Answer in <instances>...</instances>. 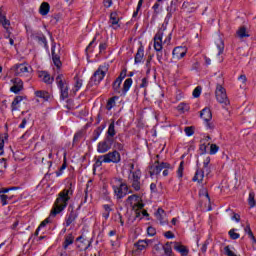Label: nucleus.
<instances>
[{
  "label": "nucleus",
  "instance_id": "1",
  "mask_svg": "<svg viewBox=\"0 0 256 256\" xmlns=\"http://www.w3.org/2000/svg\"><path fill=\"white\" fill-rule=\"evenodd\" d=\"M73 195V186L70 184L68 188L62 190L54 203V206L51 210V215L55 217V215H59L62 211H65L71 196Z\"/></svg>",
  "mask_w": 256,
  "mask_h": 256
},
{
  "label": "nucleus",
  "instance_id": "2",
  "mask_svg": "<svg viewBox=\"0 0 256 256\" xmlns=\"http://www.w3.org/2000/svg\"><path fill=\"white\" fill-rule=\"evenodd\" d=\"M111 184L114 195L117 199H123L124 197H127L128 193H131V191H129V186H127V183H125L121 178H114L111 181Z\"/></svg>",
  "mask_w": 256,
  "mask_h": 256
},
{
  "label": "nucleus",
  "instance_id": "3",
  "mask_svg": "<svg viewBox=\"0 0 256 256\" xmlns=\"http://www.w3.org/2000/svg\"><path fill=\"white\" fill-rule=\"evenodd\" d=\"M103 163H121V153L117 150H113L112 152H108L104 155L98 156L96 160V167H101Z\"/></svg>",
  "mask_w": 256,
  "mask_h": 256
},
{
  "label": "nucleus",
  "instance_id": "4",
  "mask_svg": "<svg viewBox=\"0 0 256 256\" xmlns=\"http://www.w3.org/2000/svg\"><path fill=\"white\" fill-rule=\"evenodd\" d=\"M128 183L134 191H141V170L130 171Z\"/></svg>",
  "mask_w": 256,
  "mask_h": 256
},
{
  "label": "nucleus",
  "instance_id": "5",
  "mask_svg": "<svg viewBox=\"0 0 256 256\" xmlns=\"http://www.w3.org/2000/svg\"><path fill=\"white\" fill-rule=\"evenodd\" d=\"M107 71H109V64L100 65L91 77V81H94L95 85H99L102 79H105Z\"/></svg>",
  "mask_w": 256,
  "mask_h": 256
},
{
  "label": "nucleus",
  "instance_id": "6",
  "mask_svg": "<svg viewBox=\"0 0 256 256\" xmlns=\"http://www.w3.org/2000/svg\"><path fill=\"white\" fill-rule=\"evenodd\" d=\"M56 83L60 90V99H67L69 97V84L65 81V77H63V75H58L56 77Z\"/></svg>",
  "mask_w": 256,
  "mask_h": 256
},
{
  "label": "nucleus",
  "instance_id": "7",
  "mask_svg": "<svg viewBox=\"0 0 256 256\" xmlns=\"http://www.w3.org/2000/svg\"><path fill=\"white\" fill-rule=\"evenodd\" d=\"M11 71L16 77H25L27 73H31V66L27 63L15 64L12 66Z\"/></svg>",
  "mask_w": 256,
  "mask_h": 256
},
{
  "label": "nucleus",
  "instance_id": "8",
  "mask_svg": "<svg viewBox=\"0 0 256 256\" xmlns=\"http://www.w3.org/2000/svg\"><path fill=\"white\" fill-rule=\"evenodd\" d=\"M216 99L218 103H222L223 105H229V98H227V92L225 91V88L221 85L216 86Z\"/></svg>",
  "mask_w": 256,
  "mask_h": 256
},
{
  "label": "nucleus",
  "instance_id": "9",
  "mask_svg": "<svg viewBox=\"0 0 256 256\" xmlns=\"http://www.w3.org/2000/svg\"><path fill=\"white\" fill-rule=\"evenodd\" d=\"M126 201L129 205H131V207L134 211H139V210L143 209V207H145V205L139 201V196H137L135 194L129 196Z\"/></svg>",
  "mask_w": 256,
  "mask_h": 256
},
{
  "label": "nucleus",
  "instance_id": "10",
  "mask_svg": "<svg viewBox=\"0 0 256 256\" xmlns=\"http://www.w3.org/2000/svg\"><path fill=\"white\" fill-rule=\"evenodd\" d=\"M112 145L113 140L111 138H105L97 144V151L102 154L107 153V151H110Z\"/></svg>",
  "mask_w": 256,
  "mask_h": 256
},
{
  "label": "nucleus",
  "instance_id": "11",
  "mask_svg": "<svg viewBox=\"0 0 256 256\" xmlns=\"http://www.w3.org/2000/svg\"><path fill=\"white\" fill-rule=\"evenodd\" d=\"M163 169H169V164L165 162L159 163V161H156L151 167H150V175L153 177V175H159Z\"/></svg>",
  "mask_w": 256,
  "mask_h": 256
},
{
  "label": "nucleus",
  "instance_id": "12",
  "mask_svg": "<svg viewBox=\"0 0 256 256\" xmlns=\"http://www.w3.org/2000/svg\"><path fill=\"white\" fill-rule=\"evenodd\" d=\"M185 55H187V47L177 46L172 51V58L176 59V61L183 59Z\"/></svg>",
  "mask_w": 256,
  "mask_h": 256
},
{
  "label": "nucleus",
  "instance_id": "13",
  "mask_svg": "<svg viewBox=\"0 0 256 256\" xmlns=\"http://www.w3.org/2000/svg\"><path fill=\"white\" fill-rule=\"evenodd\" d=\"M23 96H16L11 104V111L15 113V111H21L22 105H25Z\"/></svg>",
  "mask_w": 256,
  "mask_h": 256
},
{
  "label": "nucleus",
  "instance_id": "14",
  "mask_svg": "<svg viewBox=\"0 0 256 256\" xmlns=\"http://www.w3.org/2000/svg\"><path fill=\"white\" fill-rule=\"evenodd\" d=\"M12 83L14 84L11 88L10 91H12V93H19L21 91H23V81L19 78L13 79Z\"/></svg>",
  "mask_w": 256,
  "mask_h": 256
},
{
  "label": "nucleus",
  "instance_id": "15",
  "mask_svg": "<svg viewBox=\"0 0 256 256\" xmlns=\"http://www.w3.org/2000/svg\"><path fill=\"white\" fill-rule=\"evenodd\" d=\"M109 23L112 29H119L121 27V25L119 24V15L116 12H112L110 14Z\"/></svg>",
  "mask_w": 256,
  "mask_h": 256
},
{
  "label": "nucleus",
  "instance_id": "16",
  "mask_svg": "<svg viewBox=\"0 0 256 256\" xmlns=\"http://www.w3.org/2000/svg\"><path fill=\"white\" fill-rule=\"evenodd\" d=\"M51 53H52V61L55 67H57V69H60L62 65L61 57L59 56V53H57V51L55 50V46H52Z\"/></svg>",
  "mask_w": 256,
  "mask_h": 256
},
{
  "label": "nucleus",
  "instance_id": "17",
  "mask_svg": "<svg viewBox=\"0 0 256 256\" xmlns=\"http://www.w3.org/2000/svg\"><path fill=\"white\" fill-rule=\"evenodd\" d=\"M154 49L157 52V58L159 59V57H161V55H159V53H161V51H163V39L154 36Z\"/></svg>",
  "mask_w": 256,
  "mask_h": 256
},
{
  "label": "nucleus",
  "instance_id": "18",
  "mask_svg": "<svg viewBox=\"0 0 256 256\" xmlns=\"http://www.w3.org/2000/svg\"><path fill=\"white\" fill-rule=\"evenodd\" d=\"M144 57H145V49L143 48V46H140L134 58L135 64L139 65V63H143Z\"/></svg>",
  "mask_w": 256,
  "mask_h": 256
},
{
  "label": "nucleus",
  "instance_id": "19",
  "mask_svg": "<svg viewBox=\"0 0 256 256\" xmlns=\"http://www.w3.org/2000/svg\"><path fill=\"white\" fill-rule=\"evenodd\" d=\"M155 215L161 225H165V223H167V214H165V210L158 208Z\"/></svg>",
  "mask_w": 256,
  "mask_h": 256
},
{
  "label": "nucleus",
  "instance_id": "20",
  "mask_svg": "<svg viewBox=\"0 0 256 256\" xmlns=\"http://www.w3.org/2000/svg\"><path fill=\"white\" fill-rule=\"evenodd\" d=\"M38 77L47 85H51V83H53V78H51V75H49L48 72L41 71L38 73Z\"/></svg>",
  "mask_w": 256,
  "mask_h": 256
},
{
  "label": "nucleus",
  "instance_id": "21",
  "mask_svg": "<svg viewBox=\"0 0 256 256\" xmlns=\"http://www.w3.org/2000/svg\"><path fill=\"white\" fill-rule=\"evenodd\" d=\"M200 117L204 121L208 122L211 121V119H213V114L211 113V110L209 108H204L200 113Z\"/></svg>",
  "mask_w": 256,
  "mask_h": 256
},
{
  "label": "nucleus",
  "instance_id": "22",
  "mask_svg": "<svg viewBox=\"0 0 256 256\" xmlns=\"http://www.w3.org/2000/svg\"><path fill=\"white\" fill-rule=\"evenodd\" d=\"M102 208H103L102 217L105 219V221H107V219H109V215H111V211H113V205L104 204Z\"/></svg>",
  "mask_w": 256,
  "mask_h": 256
},
{
  "label": "nucleus",
  "instance_id": "23",
  "mask_svg": "<svg viewBox=\"0 0 256 256\" xmlns=\"http://www.w3.org/2000/svg\"><path fill=\"white\" fill-rule=\"evenodd\" d=\"M106 135V139H113V137L117 135V131H115V120H112L111 124L108 127Z\"/></svg>",
  "mask_w": 256,
  "mask_h": 256
},
{
  "label": "nucleus",
  "instance_id": "24",
  "mask_svg": "<svg viewBox=\"0 0 256 256\" xmlns=\"http://www.w3.org/2000/svg\"><path fill=\"white\" fill-rule=\"evenodd\" d=\"M205 178V171L197 170L192 181H197L200 185H203V179Z\"/></svg>",
  "mask_w": 256,
  "mask_h": 256
},
{
  "label": "nucleus",
  "instance_id": "25",
  "mask_svg": "<svg viewBox=\"0 0 256 256\" xmlns=\"http://www.w3.org/2000/svg\"><path fill=\"white\" fill-rule=\"evenodd\" d=\"M121 79H116L112 84V89L116 95H123V90H121Z\"/></svg>",
  "mask_w": 256,
  "mask_h": 256
},
{
  "label": "nucleus",
  "instance_id": "26",
  "mask_svg": "<svg viewBox=\"0 0 256 256\" xmlns=\"http://www.w3.org/2000/svg\"><path fill=\"white\" fill-rule=\"evenodd\" d=\"M0 24L2 25V27H4L6 29V31H9L11 22L7 19L5 14H3V12H0Z\"/></svg>",
  "mask_w": 256,
  "mask_h": 256
},
{
  "label": "nucleus",
  "instance_id": "27",
  "mask_svg": "<svg viewBox=\"0 0 256 256\" xmlns=\"http://www.w3.org/2000/svg\"><path fill=\"white\" fill-rule=\"evenodd\" d=\"M174 249H175V251H178V253H181L182 256L189 255V250L184 245L175 243Z\"/></svg>",
  "mask_w": 256,
  "mask_h": 256
},
{
  "label": "nucleus",
  "instance_id": "28",
  "mask_svg": "<svg viewBox=\"0 0 256 256\" xmlns=\"http://www.w3.org/2000/svg\"><path fill=\"white\" fill-rule=\"evenodd\" d=\"M35 95L39 98V99H44V101H49L51 95H49V92L47 91H43V90H39L35 92Z\"/></svg>",
  "mask_w": 256,
  "mask_h": 256
},
{
  "label": "nucleus",
  "instance_id": "29",
  "mask_svg": "<svg viewBox=\"0 0 256 256\" xmlns=\"http://www.w3.org/2000/svg\"><path fill=\"white\" fill-rule=\"evenodd\" d=\"M49 9H51V6H49V3L43 2L40 5V9H39L40 15H43V16L47 15L49 13Z\"/></svg>",
  "mask_w": 256,
  "mask_h": 256
},
{
  "label": "nucleus",
  "instance_id": "30",
  "mask_svg": "<svg viewBox=\"0 0 256 256\" xmlns=\"http://www.w3.org/2000/svg\"><path fill=\"white\" fill-rule=\"evenodd\" d=\"M133 85V79L128 78L124 81L123 88H122V93L125 95L129 89H131V86Z\"/></svg>",
  "mask_w": 256,
  "mask_h": 256
},
{
  "label": "nucleus",
  "instance_id": "31",
  "mask_svg": "<svg viewBox=\"0 0 256 256\" xmlns=\"http://www.w3.org/2000/svg\"><path fill=\"white\" fill-rule=\"evenodd\" d=\"M75 219H77V213L70 212L69 215L66 217V227H69L72 223L75 222Z\"/></svg>",
  "mask_w": 256,
  "mask_h": 256
},
{
  "label": "nucleus",
  "instance_id": "32",
  "mask_svg": "<svg viewBox=\"0 0 256 256\" xmlns=\"http://www.w3.org/2000/svg\"><path fill=\"white\" fill-rule=\"evenodd\" d=\"M216 47L218 50V56L223 55V51H225V44L223 43V40L221 38H218L216 40Z\"/></svg>",
  "mask_w": 256,
  "mask_h": 256
},
{
  "label": "nucleus",
  "instance_id": "33",
  "mask_svg": "<svg viewBox=\"0 0 256 256\" xmlns=\"http://www.w3.org/2000/svg\"><path fill=\"white\" fill-rule=\"evenodd\" d=\"M135 245L139 251H143V249H147V245H149V240H139Z\"/></svg>",
  "mask_w": 256,
  "mask_h": 256
},
{
  "label": "nucleus",
  "instance_id": "34",
  "mask_svg": "<svg viewBox=\"0 0 256 256\" xmlns=\"http://www.w3.org/2000/svg\"><path fill=\"white\" fill-rule=\"evenodd\" d=\"M189 109H190L189 104L185 102H182L177 106V111H179V113H187Z\"/></svg>",
  "mask_w": 256,
  "mask_h": 256
},
{
  "label": "nucleus",
  "instance_id": "35",
  "mask_svg": "<svg viewBox=\"0 0 256 256\" xmlns=\"http://www.w3.org/2000/svg\"><path fill=\"white\" fill-rule=\"evenodd\" d=\"M199 195L200 197H202L204 201H208V203L211 201V198H209V192L207 191V188H202L199 191Z\"/></svg>",
  "mask_w": 256,
  "mask_h": 256
},
{
  "label": "nucleus",
  "instance_id": "36",
  "mask_svg": "<svg viewBox=\"0 0 256 256\" xmlns=\"http://www.w3.org/2000/svg\"><path fill=\"white\" fill-rule=\"evenodd\" d=\"M74 81H75V83H74L73 92L77 93V91H79V89H81V87H83V80L75 77Z\"/></svg>",
  "mask_w": 256,
  "mask_h": 256
},
{
  "label": "nucleus",
  "instance_id": "37",
  "mask_svg": "<svg viewBox=\"0 0 256 256\" xmlns=\"http://www.w3.org/2000/svg\"><path fill=\"white\" fill-rule=\"evenodd\" d=\"M168 33L169 32H167V27L162 26L154 37H159V39H163V37H166Z\"/></svg>",
  "mask_w": 256,
  "mask_h": 256
},
{
  "label": "nucleus",
  "instance_id": "38",
  "mask_svg": "<svg viewBox=\"0 0 256 256\" xmlns=\"http://www.w3.org/2000/svg\"><path fill=\"white\" fill-rule=\"evenodd\" d=\"M73 235L71 234H68L66 237H65V241H64V249H67V247H69V245H73Z\"/></svg>",
  "mask_w": 256,
  "mask_h": 256
},
{
  "label": "nucleus",
  "instance_id": "39",
  "mask_svg": "<svg viewBox=\"0 0 256 256\" xmlns=\"http://www.w3.org/2000/svg\"><path fill=\"white\" fill-rule=\"evenodd\" d=\"M237 35H238V37H240V39H243L244 37H249V33L247 32V28L246 27H241L237 31Z\"/></svg>",
  "mask_w": 256,
  "mask_h": 256
},
{
  "label": "nucleus",
  "instance_id": "40",
  "mask_svg": "<svg viewBox=\"0 0 256 256\" xmlns=\"http://www.w3.org/2000/svg\"><path fill=\"white\" fill-rule=\"evenodd\" d=\"M183 171H185V162H180V165L177 169V177L178 179H182L183 178Z\"/></svg>",
  "mask_w": 256,
  "mask_h": 256
},
{
  "label": "nucleus",
  "instance_id": "41",
  "mask_svg": "<svg viewBox=\"0 0 256 256\" xmlns=\"http://www.w3.org/2000/svg\"><path fill=\"white\" fill-rule=\"evenodd\" d=\"M245 233H247L248 237L255 243V236L253 235V231H251V226L249 224L244 228Z\"/></svg>",
  "mask_w": 256,
  "mask_h": 256
},
{
  "label": "nucleus",
  "instance_id": "42",
  "mask_svg": "<svg viewBox=\"0 0 256 256\" xmlns=\"http://www.w3.org/2000/svg\"><path fill=\"white\" fill-rule=\"evenodd\" d=\"M163 250L166 256H171L173 253V249L171 248V244L169 242H167L164 246H163Z\"/></svg>",
  "mask_w": 256,
  "mask_h": 256
},
{
  "label": "nucleus",
  "instance_id": "43",
  "mask_svg": "<svg viewBox=\"0 0 256 256\" xmlns=\"http://www.w3.org/2000/svg\"><path fill=\"white\" fill-rule=\"evenodd\" d=\"M115 99H117V97H112L108 100L107 105H106V109L108 111H111L113 109V107L116 105Z\"/></svg>",
  "mask_w": 256,
  "mask_h": 256
},
{
  "label": "nucleus",
  "instance_id": "44",
  "mask_svg": "<svg viewBox=\"0 0 256 256\" xmlns=\"http://www.w3.org/2000/svg\"><path fill=\"white\" fill-rule=\"evenodd\" d=\"M248 204L251 208L255 207V192H250L248 197Z\"/></svg>",
  "mask_w": 256,
  "mask_h": 256
},
{
  "label": "nucleus",
  "instance_id": "45",
  "mask_svg": "<svg viewBox=\"0 0 256 256\" xmlns=\"http://www.w3.org/2000/svg\"><path fill=\"white\" fill-rule=\"evenodd\" d=\"M8 200L11 201V197H9V196H7V195H5V194H1V195H0V201H1V204H2L3 206L9 204V201H8Z\"/></svg>",
  "mask_w": 256,
  "mask_h": 256
},
{
  "label": "nucleus",
  "instance_id": "46",
  "mask_svg": "<svg viewBox=\"0 0 256 256\" xmlns=\"http://www.w3.org/2000/svg\"><path fill=\"white\" fill-rule=\"evenodd\" d=\"M184 133H186L187 137H192L195 133V128H193V126H188L184 129Z\"/></svg>",
  "mask_w": 256,
  "mask_h": 256
},
{
  "label": "nucleus",
  "instance_id": "47",
  "mask_svg": "<svg viewBox=\"0 0 256 256\" xmlns=\"http://www.w3.org/2000/svg\"><path fill=\"white\" fill-rule=\"evenodd\" d=\"M218 151H219V146H217V144L210 145V155H217Z\"/></svg>",
  "mask_w": 256,
  "mask_h": 256
},
{
  "label": "nucleus",
  "instance_id": "48",
  "mask_svg": "<svg viewBox=\"0 0 256 256\" xmlns=\"http://www.w3.org/2000/svg\"><path fill=\"white\" fill-rule=\"evenodd\" d=\"M93 47H95V38L90 42L86 48L87 53H93Z\"/></svg>",
  "mask_w": 256,
  "mask_h": 256
},
{
  "label": "nucleus",
  "instance_id": "49",
  "mask_svg": "<svg viewBox=\"0 0 256 256\" xmlns=\"http://www.w3.org/2000/svg\"><path fill=\"white\" fill-rule=\"evenodd\" d=\"M229 235H230L231 239H239V237H240L239 233L235 232V229H231L229 231Z\"/></svg>",
  "mask_w": 256,
  "mask_h": 256
},
{
  "label": "nucleus",
  "instance_id": "50",
  "mask_svg": "<svg viewBox=\"0 0 256 256\" xmlns=\"http://www.w3.org/2000/svg\"><path fill=\"white\" fill-rule=\"evenodd\" d=\"M193 97L197 98V97H200L201 95V87H196L192 93Z\"/></svg>",
  "mask_w": 256,
  "mask_h": 256
},
{
  "label": "nucleus",
  "instance_id": "51",
  "mask_svg": "<svg viewBox=\"0 0 256 256\" xmlns=\"http://www.w3.org/2000/svg\"><path fill=\"white\" fill-rule=\"evenodd\" d=\"M0 169H7V160L5 158L0 159Z\"/></svg>",
  "mask_w": 256,
  "mask_h": 256
},
{
  "label": "nucleus",
  "instance_id": "52",
  "mask_svg": "<svg viewBox=\"0 0 256 256\" xmlns=\"http://www.w3.org/2000/svg\"><path fill=\"white\" fill-rule=\"evenodd\" d=\"M147 233H148V235H150V237H153V235H155L157 233V231L153 227H148Z\"/></svg>",
  "mask_w": 256,
  "mask_h": 256
},
{
  "label": "nucleus",
  "instance_id": "53",
  "mask_svg": "<svg viewBox=\"0 0 256 256\" xmlns=\"http://www.w3.org/2000/svg\"><path fill=\"white\" fill-rule=\"evenodd\" d=\"M164 236L166 237V239H175V234H173V232L171 231L165 232Z\"/></svg>",
  "mask_w": 256,
  "mask_h": 256
},
{
  "label": "nucleus",
  "instance_id": "54",
  "mask_svg": "<svg viewBox=\"0 0 256 256\" xmlns=\"http://www.w3.org/2000/svg\"><path fill=\"white\" fill-rule=\"evenodd\" d=\"M208 245H209V240H206V241L203 243L202 247H201L202 253H206V252H207V246H208Z\"/></svg>",
  "mask_w": 256,
  "mask_h": 256
},
{
  "label": "nucleus",
  "instance_id": "55",
  "mask_svg": "<svg viewBox=\"0 0 256 256\" xmlns=\"http://www.w3.org/2000/svg\"><path fill=\"white\" fill-rule=\"evenodd\" d=\"M107 49V44L106 43H101L99 45V51L100 53H105V50Z\"/></svg>",
  "mask_w": 256,
  "mask_h": 256
},
{
  "label": "nucleus",
  "instance_id": "56",
  "mask_svg": "<svg viewBox=\"0 0 256 256\" xmlns=\"http://www.w3.org/2000/svg\"><path fill=\"white\" fill-rule=\"evenodd\" d=\"M209 163H211V157H206L203 161V167H210Z\"/></svg>",
  "mask_w": 256,
  "mask_h": 256
},
{
  "label": "nucleus",
  "instance_id": "57",
  "mask_svg": "<svg viewBox=\"0 0 256 256\" xmlns=\"http://www.w3.org/2000/svg\"><path fill=\"white\" fill-rule=\"evenodd\" d=\"M148 85H149V81L147 80V78H143V79H142V82H141V84H140V87L145 88V87H147Z\"/></svg>",
  "mask_w": 256,
  "mask_h": 256
},
{
  "label": "nucleus",
  "instance_id": "58",
  "mask_svg": "<svg viewBox=\"0 0 256 256\" xmlns=\"http://www.w3.org/2000/svg\"><path fill=\"white\" fill-rule=\"evenodd\" d=\"M202 171H204V173H206V175H210L211 174V166H203Z\"/></svg>",
  "mask_w": 256,
  "mask_h": 256
},
{
  "label": "nucleus",
  "instance_id": "59",
  "mask_svg": "<svg viewBox=\"0 0 256 256\" xmlns=\"http://www.w3.org/2000/svg\"><path fill=\"white\" fill-rule=\"evenodd\" d=\"M238 81H240V82L243 83V84L247 83V76H245V75H240V76L238 77Z\"/></svg>",
  "mask_w": 256,
  "mask_h": 256
},
{
  "label": "nucleus",
  "instance_id": "60",
  "mask_svg": "<svg viewBox=\"0 0 256 256\" xmlns=\"http://www.w3.org/2000/svg\"><path fill=\"white\" fill-rule=\"evenodd\" d=\"M164 43H167V44L171 43V32L167 33Z\"/></svg>",
  "mask_w": 256,
  "mask_h": 256
},
{
  "label": "nucleus",
  "instance_id": "61",
  "mask_svg": "<svg viewBox=\"0 0 256 256\" xmlns=\"http://www.w3.org/2000/svg\"><path fill=\"white\" fill-rule=\"evenodd\" d=\"M27 125V119H23L21 124L19 125V129H25V126Z\"/></svg>",
  "mask_w": 256,
  "mask_h": 256
},
{
  "label": "nucleus",
  "instance_id": "62",
  "mask_svg": "<svg viewBox=\"0 0 256 256\" xmlns=\"http://www.w3.org/2000/svg\"><path fill=\"white\" fill-rule=\"evenodd\" d=\"M125 77H127V73L122 72L116 79H120V82L123 83V79H125Z\"/></svg>",
  "mask_w": 256,
  "mask_h": 256
},
{
  "label": "nucleus",
  "instance_id": "63",
  "mask_svg": "<svg viewBox=\"0 0 256 256\" xmlns=\"http://www.w3.org/2000/svg\"><path fill=\"white\" fill-rule=\"evenodd\" d=\"M105 7H111L113 5V0H104Z\"/></svg>",
  "mask_w": 256,
  "mask_h": 256
},
{
  "label": "nucleus",
  "instance_id": "64",
  "mask_svg": "<svg viewBox=\"0 0 256 256\" xmlns=\"http://www.w3.org/2000/svg\"><path fill=\"white\" fill-rule=\"evenodd\" d=\"M160 5H161V4H159V2H156V3L154 4V6H153V9H154V11H155L156 14L159 13L158 9H159Z\"/></svg>",
  "mask_w": 256,
  "mask_h": 256
}]
</instances>
